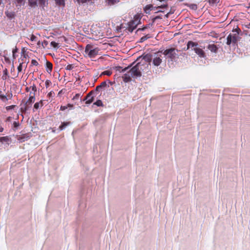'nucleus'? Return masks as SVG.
Instances as JSON below:
<instances>
[{
    "label": "nucleus",
    "instance_id": "nucleus-1",
    "mask_svg": "<svg viewBox=\"0 0 250 250\" xmlns=\"http://www.w3.org/2000/svg\"><path fill=\"white\" fill-rule=\"evenodd\" d=\"M135 62H133L131 65L122 69L121 66L116 67L117 71L121 72H125L129 70L123 76V79L125 83H127L131 81V78H137L142 76V71L148 67V64H146L144 62H138L134 66L131 67Z\"/></svg>",
    "mask_w": 250,
    "mask_h": 250
},
{
    "label": "nucleus",
    "instance_id": "nucleus-2",
    "mask_svg": "<svg viewBox=\"0 0 250 250\" xmlns=\"http://www.w3.org/2000/svg\"><path fill=\"white\" fill-rule=\"evenodd\" d=\"M141 18L139 16L136 15L134 17V20L131 21L128 23V26L125 29L129 32L132 33L133 31L137 27V25L139 23Z\"/></svg>",
    "mask_w": 250,
    "mask_h": 250
},
{
    "label": "nucleus",
    "instance_id": "nucleus-3",
    "mask_svg": "<svg viewBox=\"0 0 250 250\" xmlns=\"http://www.w3.org/2000/svg\"><path fill=\"white\" fill-rule=\"evenodd\" d=\"M35 101V94L33 93V95H32V92H30L28 100L25 103L24 106L21 108V111L22 113H25L31 107L32 104L34 103Z\"/></svg>",
    "mask_w": 250,
    "mask_h": 250
},
{
    "label": "nucleus",
    "instance_id": "nucleus-4",
    "mask_svg": "<svg viewBox=\"0 0 250 250\" xmlns=\"http://www.w3.org/2000/svg\"><path fill=\"white\" fill-rule=\"evenodd\" d=\"M239 39V37L238 32L235 33H230L227 38V44L228 45H230L231 44L233 46L237 45V42Z\"/></svg>",
    "mask_w": 250,
    "mask_h": 250
},
{
    "label": "nucleus",
    "instance_id": "nucleus-5",
    "mask_svg": "<svg viewBox=\"0 0 250 250\" xmlns=\"http://www.w3.org/2000/svg\"><path fill=\"white\" fill-rule=\"evenodd\" d=\"M91 48H84V56L89 58H94L98 54V50L94 48L90 49ZM84 49V48H83Z\"/></svg>",
    "mask_w": 250,
    "mask_h": 250
},
{
    "label": "nucleus",
    "instance_id": "nucleus-6",
    "mask_svg": "<svg viewBox=\"0 0 250 250\" xmlns=\"http://www.w3.org/2000/svg\"><path fill=\"white\" fill-rule=\"evenodd\" d=\"M167 7V4H164L158 7H154L152 4H148L146 6L144 11L146 13L149 14L151 10H156L160 8H164Z\"/></svg>",
    "mask_w": 250,
    "mask_h": 250
},
{
    "label": "nucleus",
    "instance_id": "nucleus-7",
    "mask_svg": "<svg viewBox=\"0 0 250 250\" xmlns=\"http://www.w3.org/2000/svg\"><path fill=\"white\" fill-rule=\"evenodd\" d=\"M152 59V56L150 54H146L144 56H141L138 57L136 60L137 62H145L146 64H149L147 62H150Z\"/></svg>",
    "mask_w": 250,
    "mask_h": 250
},
{
    "label": "nucleus",
    "instance_id": "nucleus-8",
    "mask_svg": "<svg viewBox=\"0 0 250 250\" xmlns=\"http://www.w3.org/2000/svg\"><path fill=\"white\" fill-rule=\"evenodd\" d=\"M159 53L158 52L156 54V57L153 59L152 63L155 66H159L162 62L161 55H159Z\"/></svg>",
    "mask_w": 250,
    "mask_h": 250
},
{
    "label": "nucleus",
    "instance_id": "nucleus-9",
    "mask_svg": "<svg viewBox=\"0 0 250 250\" xmlns=\"http://www.w3.org/2000/svg\"><path fill=\"white\" fill-rule=\"evenodd\" d=\"M175 53V48H170L169 49L166 50L164 52V54L168 55L170 58H174L173 53Z\"/></svg>",
    "mask_w": 250,
    "mask_h": 250
},
{
    "label": "nucleus",
    "instance_id": "nucleus-10",
    "mask_svg": "<svg viewBox=\"0 0 250 250\" xmlns=\"http://www.w3.org/2000/svg\"><path fill=\"white\" fill-rule=\"evenodd\" d=\"M44 100H41L40 102L36 103L34 105V108L38 110L40 107H42L45 104Z\"/></svg>",
    "mask_w": 250,
    "mask_h": 250
},
{
    "label": "nucleus",
    "instance_id": "nucleus-11",
    "mask_svg": "<svg viewBox=\"0 0 250 250\" xmlns=\"http://www.w3.org/2000/svg\"><path fill=\"white\" fill-rule=\"evenodd\" d=\"M29 137L26 134H22L21 135L17 136V139L20 142L22 143L24 142L25 140H27Z\"/></svg>",
    "mask_w": 250,
    "mask_h": 250
},
{
    "label": "nucleus",
    "instance_id": "nucleus-12",
    "mask_svg": "<svg viewBox=\"0 0 250 250\" xmlns=\"http://www.w3.org/2000/svg\"><path fill=\"white\" fill-rule=\"evenodd\" d=\"M21 58L22 62H25L26 57H28L27 54L26 53V51L25 50V48H22L21 50Z\"/></svg>",
    "mask_w": 250,
    "mask_h": 250
},
{
    "label": "nucleus",
    "instance_id": "nucleus-13",
    "mask_svg": "<svg viewBox=\"0 0 250 250\" xmlns=\"http://www.w3.org/2000/svg\"><path fill=\"white\" fill-rule=\"evenodd\" d=\"M46 71L48 73H50L52 72V69H53V64H52V63L51 62H50L46 61Z\"/></svg>",
    "mask_w": 250,
    "mask_h": 250
},
{
    "label": "nucleus",
    "instance_id": "nucleus-14",
    "mask_svg": "<svg viewBox=\"0 0 250 250\" xmlns=\"http://www.w3.org/2000/svg\"><path fill=\"white\" fill-rule=\"evenodd\" d=\"M195 52L201 57H205V53L201 48H194Z\"/></svg>",
    "mask_w": 250,
    "mask_h": 250
},
{
    "label": "nucleus",
    "instance_id": "nucleus-15",
    "mask_svg": "<svg viewBox=\"0 0 250 250\" xmlns=\"http://www.w3.org/2000/svg\"><path fill=\"white\" fill-rule=\"evenodd\" d=\"M106 85L107 84L106 82H103L100 85L96 86V90L100 91L102 90L103 88L106 87Z\"/></svg>",
    "mask_w": 250,
    "mask_h": 250
},
{
    "label": "nucleus",
    "instance_id": "nucleus-16",
    "mask_svg": "<svg viewBox=\"0 0 250 250\" xmlns=\"http://www.w3.org/2000/svg\"><path fill=\"white\" fill-rule=\"evenodd\" d=\"M5 14L6 15V16L10 18V19H13L14 18L15 16V13L14 12L11 11L9 12L8 11L5 12Z\"/></svg>",
    "mask_w": 250,
    "mask_h": 250
},
{
    "label": "nucleus",
    "instance_id": "nucleus-17",
    "mask_svg": "<svg viewBox=\"0 0 250 250\" xmlns=\"http://www.w3.org/2000/svg\"><path fill=\"white\" fill-rule=\"evenodd\" d=\"M10 138L9 136H4L0 137V142H6L9 144V142L10 141Z\"/></svg>",
    "mask_w": 250,
    "mask_h": 250
},
{
    "label": "nucleus",
    "instance_id": "nucleus-18",
    "mask_svg": "<svg viewBox=\"0 0 250 250\" xmlns=\"http://www.w3.org/2000/svg\"><path fill=\"white\" fill-rule=\"evenodd\" d=\"M48 0H39V4L42 8L48 4Z\"/></svg>",
    "mask_w": 250,
    "mask_h": 250
},
{
    "label": "nucleus",
    "instance_id": "nucleus-19",
    "mask_svg": "<svg viewBox=\"0 0 250 250\" xmlns=\"http://www.w3.org/2000/svg\"><path fill=\"white\" fill-rule=\"evenodd\" d=\"M28 4L31 7L37 6V1L35 0H28Z\"/></svg>",
    "mask_w": 250,
    "mask_h": 250
},
{
    "label": "nucleus",
    "instance_id": "nucleus-20",
    "mask_svg": "<svg viewBox=\"0 0 250 250\" xmlns=\"http://www.w3.org/2000/svg\"><path fill=\"white\" fill-rule=\"evenodd\" d=\"M119 1V0H106V2L108 5L110 6L118 3Z\"/></svg>",
    "mask_w": 250,
    "mask_h": 250
},
{
    "label": "nucleus",
    "instance_id": "nucleus-21",
    "mask_svg": "<svg viewBox=\"0 0 250 250\" xmlns=\"http://www.w3.org/2000/svg\"><path fill=\"white\" fill-rule=\"evenodd\" d=\"M23 64V62H21L20 63L18 67V74L13 75L15 78L17 77L18 76V74L20 72L22 71Z\"/></svg>",
    "mask_w": 250,
    "mask_h": 250
},
{
    "label": "nucleus",
    "instance_id": "nucleus-22",
    "mask_svg": "<svg viewBox=\"0 0 250 250\" xmlns=\"http://www.w3.org/2000/svg\"><path fill=\"white\" fill-rule=\"evenodd\" d=\"M8 77V70L7 68H5L3 71V75L2 76V79L3 80H6Z\"/></svg>",
    "mask_w": 250,
    "mask_h": 250
},
{
    "label": "nucleus",
    "instance_id": "nucleus-23",
    "mask_svg": "<svg viewBox=\"0 0 250 250\" xmlns=\"http://www.w3.org/2000/svg\"><path fill=\"white\" fill-rule=\"evenodd\" d=\"M154 22H152V23H149L148 24H147L145 26H144V27H143L142 28H139V29H137V32H138L139 31H144L145 29L148 28H150V27H151L153 25Z\"/></svg>",
    "mask_w": 250,
    "mask_h": 250
},
{
    "label": "nucleus",
    "instance_id": "nucleus-24",
    "mask_svg": "<svg viewBox=\"0 0 250 250\" xmlns=\"http://www.w3.org/2000/svg\"><path fill=\"white\" fill-rule=\"evenodd\" d=\"M70 123H71L70 122L62 123L61 125L59 126L60 130H63L66 126L70 125Z\"/></svg>",
    "mask_w": 250,
    "mask_h": 250
},
{
    "label": "nucleus",
    "instance_id": "nucleus-25",
    "mask_svg": "<svg viewBox=\"0 0 250 250\" xmlns=\"http://www.w3.org/2000/svg\"><path fill=\"white\" fill-rule=\"evenodd\" d=\"M186 5L188 6L190 9L196 10L197 9V5L196 4H187Z\"/></svg>",
    "mask_w": 250,
    "mask_h": 250
},
{
    "label": "nucleus",
    "instance_id": "nucleus-26",
    "mask_svg": "<svg viewBox=\"0 0 250 250\" xmlns=\"http://www.w3.org/2000/svg\"><path fill=\"white\" fill-rule=\"evenodd\" d=\"M112 74V72L111 70H105L104 72H103L100 76H102V75H107V76H110Z\"/></svg>",
    "mask_w": 250,
    "mask_h": 250
},
{
    "label": "nucleus",
    "instance_id": "nucleus-27",
    "mask_svg": "<svg viewBox=\"0 0 250 250\" xmlns=\"http://www.w3.org/2000/svg\"><path fill=\"white\" fill-rule=\"evenodd\" d=\"M198 44L196 42H193L192 41H189L187 43V47H196Z\"/></svg>",
    "mask_w": 250,
    "mask_h": 250
},
{
    "label": "nucleus",
    "instance_id": "nucleus-28",
    "mask_svg": "<svg viewBox=\"0 0 250 250\" xmlns=\"http://www.w3.org/2000/svg\"><path fill=\"white\" fill-rule=\"evenodd\" d=\"M56 3L59 6H64V0H55Z\"/></svg>",
    "mask_w": 250,
    "mask_h": 250
},
{
    "label": "nucleus",
    "instance_id": "nucleus-29",
    "mask_svg": "<svg viewBox=\"0 0 250 250\" xmlns=\"http://www.w3.org/2000/svg\"><path fill=\"white\" fill-rule=\"evenodd\" d=\"M16 2L17 3V6H22L25 4V0H15Z\"/></svg>",
    "mask_w": 250,
    "mask_h": 250
},
{
    "label": "nucleus",
    "instance_id": "nucleus-30",
    "mask_svg": "<svg viewBox=\"0 0 250 250\" xmlns=\"http://www.w3.org/2000/svg\"><path fill=\"white\" fill-rule=\"evenodd\" d=\"M94 104L98 106H103V104L101 100H98L94 103Z\"/></svg>",
    "mask_w": 250,
    "mask_h": 250
},
{
    "label": "nucleus",
    "instance_id": "nucleus-31",
    "mask_svg": "<svg viewBox=\"0 0 250 250\" xmlns=\"http://www.w3.org/2000/svg\"><path fill=\"white\" fill-rule=\"evenodd\" d=\"M30 88L33 91V93H35L36 94V92L37 91V88L36 85L35 84H33L32 85H31L30 87Z\"/></svg>",
    "mask_w": 250,
    "mask_h": 250
},
{
    "label": "nucleus",
    "instance_id": "nucleus-32",
    "mask_svg": "<svg viewBox=\"0 0 250 250\" xmlns=\"http://www.w3.org/2000/svg\"><path fill=\"white\" fill-rule=\"evenodd\" d=\"M149 38V35H146L143 37H142L140 39V42H142L148 39Z\"/></svg>",
    "mask_w": 250,
    "mask_h": 250
},
{
    "label": "nucleus",
    "instance_id": "nucleus-33",
    "mask_svg": "<svg viewBox=\"0 0 250 250\" xmlns=\"http://www.w3.org/2000/svg\"><path fill=\"white\" fill-rule=\"evenodd\" d=\"M162 19V15H158V16H156V17H154L152 20L153 21V22H154L157 20Z\"/></svg>",
    "mask_w": 250,
    "mask_h": 250
},
{
    "label": "nucleus",
    "instance_id": "nucleus-34",
    "mask_svg": "<svg viewBox=\"0 0 250 250\" xmlns=\"http://www.w3.org/2000/svg\"><path fill=\"white\" fill-rule=\"evenodd\" d=\"M51 82L49 80H47L45 83L46 88H48V87H49L51 85Z\"/></svg>",
    "mask_w": 250,
    "mask_h": 250
},
{
    "label": "nucleus",
    "instance_id": "nucleus-35",
    "mask_svg": "<svg viewBox=\"0 0 250 250\" xmlns=\"http://www.w3.org/2000/svg\"><path fill=\"white\" fill-rule=\"evenodd\" d=\"M80 96H81V94H80V93L76 94L73 97V98H72V100H78Z\"/></svg>",
    "mask_w": 250,
    "mask_h": 250
},
{
    "label": "nucleus",
    "instance_id": "nucleus-36",
    "mask_svg": "<svg viewBox=\"0 0 250 250\" xmlns=\"http://www.w3.org/2000/svg\"><path fill=\"white\" fill-rule=\"evenodd\" d=\"M93 100H94L93 97H91L90 99H89V100H88L86 101L85 104H90L93 102Z\"/></svg>",
    "mask_w": 250,
    "mask_h": 250
},
{
    "label": "nucleus",
    "instance_id": "nucleus-37",
    "mask_svg": "<svg viewBox=\"0 0 250 250\" xmlns=\"http://www.w3.org/2000/svg\"><path fill=\"white\" fill-rule=\"evenodd\" d=\"M125 28V27L123 26V25L122 24L120 25V26H117L116 27V29L119 32L121 31V30L122 29V28Z\"/></svg>",
    "mask_w": 250,
    "mask_h": 250
},
{
    "label": "nucleus",
    "instance_id": "nucleus-38",
    "mask_svg": "<svg viewBox=\"0 0 250 250\" xmlns=\"http://www.w3.org/2000/svg\"><path fill=\"white\" fill-rule=\"evenodd\" d=\"M31 64L33 65H35V66H37L39 64L38 62L36 60H32Z\"/></svg>",
    "mask_w": 250,
    "mask_h": 250
},
{
    "label": "nucleus",
    "instance_id": "nucleus-39",
    "mask_svg": "<svg viewBox=\"0 0 250 250\" xmlns=\"http://www.w3.org/2000/svg\"><path fill=\"white\" fill-rule=\"evenodd\" d=\"M0 98L1 100H3V101H4L5 100L7 101V100H8L6 96L4 95L0 94Z\"/></svg>",
    "mask_w": 250,
    "mask_h": 250
},
{
    "label": "nucleus",
    "instance_id": "nucleus-40",
    "mask_svg": "<svg viewBox=\"0 0 250 250\" xmlns=\"http://www.w3.org/2000/svg\"><path fill=\"white\" fill-rule=\"evenodd\" d=\"M54 94V93L51 91L50 92H49L47 95V97L49 98L52 97L53 96V95Z\"/></svg>",
    "mask_w": 250,
    "mask_h": 250
},
{
    "label": "nucleus",
    "instance_id": "nucleus-41",
    "mask_svg": "<svg viewBox=\"0 0 250 250\" xmlns=\"http://www.w3.org/2000/svg\"><path fill=\"white\" fill-rule=\"evenodd\" d=\"M15 107V105H12L10 106H8L6 107L7 110H9L10 109H13Z\"/></svg>",
    "mask_w": 250,
    "mask_h": 250
},
{
    "label": "nucleus",
    "instance_id": "nucleus-42",
    "mask_svg": "<svg viewBox=\"0 0 250 250\" xmlns=\"http://www.w3.org/2000/svg\"><path fill=\"white\" fill-rule=\"evenodd\" d=\"M48 44V42L46 41H44L43 42H42V45L43 47L44 46H47Z\"/></svg>",
    "mask_w": 250,
    "mask_h": 250
},
{
    "label": "nucleus",
    "instance_id": "nucleus-43",
    "mask_svg": "<svg viewBox=\"0 0 250 250\" xmlns=\"http://www.w3.org/2000/svg\"><path fill=\"white\" fill-rule=\"evenodd\" d=\"M73 68V66L72 64H69L67 66H66V69L67 70H71Z\"/></svg>",
    "mask_w": 250,
    "mask_h": 250
},
{
    "label": "nucleus",
    "instance_id": "nucleus-44",
    "mask_svg": "<svg viewBox=\"0 0 250 250\" xmlns=\"http://www.w3.org/2000/svg\"><path fill=\"white\" fill-rule=\"evenodd\" d=\"M14 127H18L19 126V122H14L13 123Z\"/></svg>",
    "mask_w": 250,
    "mask_h": 250
},
{
    "label": "nucleus",
    "instance_id": "nucleus-45",
    "mask_svg": "<svg viewBox=\"0 0 250 250\" xmlns=\"http://www.w3.org/2000/svg\"><path fill=\"white\" fill-rule=\"evenodd\" d=\"M51 45L53 47H57L58 43L55 42H51L50 43Z\"/></svg>",
    "mask_w": 250,
    "mask_h": 250
},
{
    "label": "nucleus",
    "instance_id": "nucleus-46",
    "mask_svg": "<svg viewBox=\"0 0 250 250\" xmlns=\"http://www.w3.org/2000/svg\"><path fill=\"white\" fill-rule=\"evenodd\" d=\"M241 31L240 29L239 28H237L236 29H233L232 30L233 33H237V32H238V34L239 33V32Z\"/></svg>",
    "mask_w": 250,
    "mask_h": 250
},
{
    "label": "nucleus",
    "instance_id": "nucleus-47",
    "mask_svg": "<svg viewBox=\"0 0 250 250\" xmlns=\"http://www.w3.org/2000/svg\"><path fill=\"white\" fill-rule=\"evenodd\" d=\"M67 108V106H61V108H60V109L61 110H65V109H66Z\"/></svg>",
    "mask_w": 250,
    "mask_h": 250
},
{
    "label": "nucleus",
    "instance_id": "nucleus-48",
    "mask_svg": "<svg viewBox=\"0 0 250 250\" xmlns=\"http://www.w3.org/2000/svg\"><path fill=\"white\" fill-rule=\"evenodd\" d=\"M210 48H211V51L212 52H216L217 49H218V48H214V47Z\"/></svg>",
    "mask_w": 250,
    "mask_h": 250
},
{
    "label": "nucleus",
    "instance_id": "nucleus-49",
    "mask_svg": "<svg viewBox=\"0 0 250 250\" xmlns=\"http://www.w3.org/2000/svg\"><path fill=\"white\" fill-rule=\"evenodd\" d=\"M36 38H37L36 37H35L34 35H32V36L31 37V41H33L35 40V39Z\"/></svg>",
    "mask_w": 250,
    "mask_h": 250
},
{
    "label": "nucleus",
    "instance_id": "nucleus-50",
    "mask_svg": "<svg viewBox=\"0 0 250 250\" xmlns=\"http://www.w3.org/2000/svg\"><path fill=\"white\" fill-rule=\"evenodd\" d=\"M67 106V107H73V105L72 104H68L67 105H66Z\"/></svg>",
    "mask_w": 250,
    "mask_h": 250
},
{
    "label": "nucleus",
    "instance_id": "nucleus-51",
    "mask_svg": "<svg viewBox=\"0 0 250 250\" xmlns=\"http://www.w3.org/2000/svg\"><path fill=\"white\" fill-rule=\"evenodd\" d=\"M174 12V10L171 9L170 11L168 12V14H173Z\"/></svg>",
    "mask_w": 250,
    "mask_h": 250
},
{
    "label": "nucleus",
    "instance_id": "nucleus-52",
    "mask_svg": "<svg viewBox=\"0 0 250 250\" xmlns=\"http://www.w3.org/2000/svg\"><path fill=\"white\" fill-rule=\"evenodd\" d=\"M17 50H18V48H15V49H13V54H14L16 52H17Z\"/></svg>",
    "mask_w": 250,
    "mask_h": 250
},
{
    "label": "nucleus",
    "instance_id": "nucleus-53",
    "mask_svg": "<svg viewBox=\"0 0 250 250\" xmlns=\"http://www.w3.org/2000/svg\"><path fill=\"white\" fill-rule=\"evenodd\" d=\"M208 47H216V46L215 45H214V44H208Z\"/></svg>",
    "mask_w": 250,
    "mask_h": 250
},
{
    "label": "nucleus",
    "instance_id": "nucleus-54",
    "mask_svg": "<svg viewBox=\"0 0 250 250\" xmlns=\"http://www.w3.org/2000/svg\"><path fill=\"white\" fill-rule=\"evenodd\" d=\"M11 117H8L7 119H6V122H9L11 121Z\"/></svg>",
    "mask_w": 250,
    "mask_h": 250
},
{
    "label": "nucleus",
    "instance_id": "nucleus-55",
    "mask_svg": "<svg viewBox=\"0 0 250 250\" xmlns=\"http://www.w3.org/2000/svg\"><path fill=\"white\" fill-rule=\"evenodd\" d=\"M30 87H26V88H25V91L26 92H28L30 90Z\"/></svg>",
    "mask_w": 250,
    "mask_h": 250
},
{
    "label": "nucleus",
    "instance_id": "nucleus-56",
    "mask_svg": "<svg viewBox=\"0 0 250 250\" xmlns=\"http://www.w3.org/2000/svg\"><path fill=\"white\" fill-rule=\"evenodd\" d=\"M15 71V67H14V65L13 64L12 66V68H11V72H13V71Z\"/></svg>",
    "mask_w": 250,
    "mask_h": 250
},
{
    "label": "nucleus",
    "instance_id": "nucleus-57",
    "mask_svg": "<svg viewBox=\"0 0 250 250\" xmlns=\"http://www.w3.org/2000/svg\"><path fill=\"white\" fill-rule=\"evenodd\" d=\"M3 130H4V128L2 126H0V132H3Z\"/></svg>",
    "mask_w": 250,
    "mask_h": 250
},
{
    "label": "nucleus",
    "instance_id": "nucleus-58",
    "mask_svg": "<svg viewBox=\"0 0 250 250\" xmlns=\"http://www.w3.org/2000/svg\"><path fill=\"white\" fill-rule=\"evenodd\" d=\"M170 15V14H168V12L165 15V17L167 18L169 16V15Z\"/></svg>",
    "mask_w": 250,
    "mask_h": 250
},
{
    "label": "nucleus",
    "instance_id": "nucleus-59",
    "mask_svg": "<svg viewBox=\"0 0 250 250\" xmlns=\"http://www.w3.org/2000/svg\"><path fill=\"white\" fill-rule=\"evenodd\" d=\"M91 93V92L90 93H89L87 96L86 97H85V98L83 100H85L86 99H87V98L89 96L90 93Z\"/></svg>",
    "mask_w": 250,
    "mask_h": 250
},
{
    "label": "nucleus",
    "instance_id": "nucleus-60",
    "mask_svg": "<svg viewBox=\"0 0 250 250\" xmlns=\"http://www.w3.org/2000/svg\"><path fill=\"white\" fill-rule=\"evenodd\" d=\"M85 47H91V45H90V44H87L86 45V46H85Z\"/></svg>",
    "mask_w": 250,
    "mask_h": 250
},
{
    "label": "nucleus",
    "instance_id": "nucleus-61",
    "mask_svg": "<svg viewBox=\"0 0 250 250\" xmlns=\"http://www.w3.org/2000/svg\"><path fill=\"white\" fill-rule=\"evenodd\" d=\"M158 12H164V11L161 10H159L157 12H156V13H158Z\"/></svg>",
    "mask_w": 250,
    "mask_h": 250
},
{
    "label": "nucleus",
    "instance_id": "nucleus-62",
    "mask_svg": "<svg viewBox=\"0 0 250 250\" xmlns=\"http://www.w3.org/2000/svg\"><path fill=\"white\" fill-rule=\"evenodd\" d=\"M40 43H41L40 41H38V43H37L38 45H40Z\"/></svg>",
    "mask_w": 250,
    "mask_h": 250
},
{
    "label": "nucleus",
    "instance_id": "nucleus-63",
    "mask_svg": "<svg viewBox=\"0 0 250 250\" xmlns=\"http://www.w3.org/2000/svg\"><path fill=\"white\" fill-rule=\"evenodd\" d=\"M75 44H77V43L75 42H74V44L72 45L73 46H75Z\"/></svg>",
    "mask_w": 250,
    "mask_h": 250
},
{
    "label": "nucleus",
    "instance_id": "nucleus-64",
    "mask_svg": "<svg viewBox=\"0 0 250 250\" xmlns=\"http://www.w3.org/2000/svg\"><path fill=\"white\" fill-rule=\"evenodd\" d=\"M2 3V0H0V5Z\"/></svg>",
    "mask_w": 250,
    "mask_h": 250
}]
</instances>
